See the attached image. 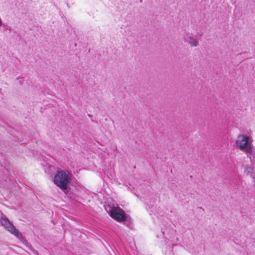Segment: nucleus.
I'll return each instance as SVG.
<instances>
[{"mask_svg":"<svg viewBox=\"0 0 255 255\" xmlns=\"http://www.w3.org/2000/svg\"><path fill=\"white\" fill-rule=\"evenodd\" d=\"M236 143L239 146L240 150L246 151L247 156L254 164L255 161V151L249 137L247 135L240 134L238 136Z\"/></svg>","mask_w":255,"mask_h":255,"instance_id":"obj_2","label":"nucleus"},{"mask_svg":"<svg viewBox=\"0 0 255 255\" xmlns=\"http://www.w3.org/2000/svg\"><path fill=\"white\" fill-rule=\"evenodd\" d=\"M193 35L192 34H186V36H184V38L185 41L189 43L191 46H196L197 45V41L196 39H194L191 36Z\"/></svg>","mask_w":255,"mask_h":255,"instance_id":"obj_7","label":"nucleus"},{"mask_svg":"<svg viewBox=\"0 0 255 255\" xmlns=\"http://www.w3.org/2000/svg\"><path fill=\"white\" fill-rule=\"evenodd\" d=\"M70 180L71 179L68 174L62 170H60L57 171L54 177L53 182L60 189L64 190L67 188Z\"/></svg>","mask_w":255,"mask_h":255,"instance_id":"obj_3","label":"nucleus"},{"mask_svg":"<svg viewBox=\"0 0 255 255\" xmlns=\"http://www.w3.org/2000/svg\"><path fill=\"white\" fill-rule=\"evenodd\" d=\"M170 228L166 227L165 229L161 228V234L157 235L158 238L163 237L165 240H164V245L162 247V251L163 253L165 255H174L173 248L176 249L178 248L179 249L182 250L183 247L182 246H177V245L174 246L172 241H173L171 237L172 233L170 232Z\"/></svg>","mask_w":255,"mask_h":255,"instance_id":"obj_1","label":"nucleus"},{"mask_svg":"<svg viewBox=\"0 0 255 255\" xmlns=\"http://www.w3.org/2000/svg\"><path fill=\"white\" fill-rule=\"evenodd\" d=\"M1 225L8 231L16 237L18 236L19 231L16 229L14 225L11 223L9 220L6 217H2L0 220Z\"/></svg>","mask_w":255,"mask_h":255,"instance_id":"obj_5","label":"nucleus"},{"mask_svg":"<svg viewBox=\"0 0 255 255\" xmlns=\"http://www.w3.org/2000/svg\"><path fill=\"white\" fill-rule=\"evenodd\" d=\"M184 246L186 247V249L192 254H198L202 250V246H200V247L195 249L193 245H188L187 244H185V242H184Z\"/></svg>","mask_w":255,"mask_h":255,"instance_id":"obj_6","label":"nucleus"},{"mask_svg":"<svg viewBox=\"0 0 255 255\" xmlns=\"http://www.w3.org/2000/svg\"><path fill=\"white\" fill-rule=\"evenodd\" d=\"M245 172L250 175L251 177L254 179L255 184V172L254 171L253 168L251 167H247L245 170Z\"/></svg>","mask_w":255,"mask_h":255,"instance_id":"obj_8","label":"nucleus"},{"mask_svg":"<svg viewBox=\"0 0 255 255\" xmlns=\"http://www.w3.org/2000/svg\"><path fill=\"white\" fill-rule=\"evenodd\" d=\"M105 209L110 217L117 221L123 222L126 220L125 213L120 208L108 206L105 207Z\"/></svg>","mask_w":255,"mask_h":255,"instance_id":"obj_4","label":"nucleus"}]
</instances>
